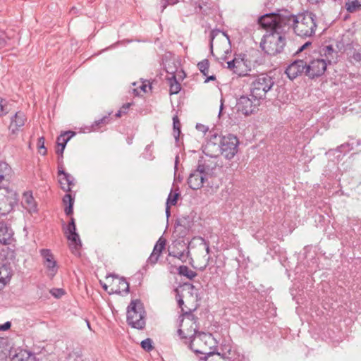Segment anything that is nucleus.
Segmentation results:
<instances>
[{
	"instance_id": "f257e3e1",
	"label": "nucleus",
	"mask_w": 361,
	"mask_h": 361,
	"mask_svg": "<svg viewBox=\"0 0 361 361\" xmlns=\"http://www.w3.org/2000/svg\"><path fill=\"white\" fill-rule=\"evenodd\" d=\"M209 250V245L204 238L195 237L190 240L188 246V255L194 268L204 269L208 265Z\"/></svg>"
},
{
	"instance_id": "473e14b6",
	"label": "nucleus",
	"mask_w": 361,
	"mask_h": 361,
	"mask_svg": "<svg viewBox=\"0 0 361 361\" xmlns=\"http://www.w3.org/2000/svg\"><path fill=\"white\" fill-rule=\"evenodd\" d=\"M169 85V92L171 94H178L180 90V84L176 80L175 76L167 79Z\"/></svg>"
},
{
	"instance_id": "cd10ccee",
	"label": "nucleus",
	"mask_w": 361,
	"mask_h": 361,
	"mask_svg": "<svg viewBox=\"0 0 361 361\" xmlns=\"http://www.w3.org/2000/svg\"><path fill=\"white\" fill-rule=\"evenodd\" d=\"M11 268L6 264H0V290L10 281L11 278Z\"/></svg>"
},
{
	"instance_id": "1a4fd4ad",
	"label": "nucleus",
	"mask_w": 361,
	"mask_h": 361,
	"mask_svg": "<svg viewBox=\"0 0 361 361\" xmlns=\"http://www.w3.org/2000/svg\"><path fill=\"white\" fill-rule=\"evenodd\" d=\"M288 19L286 16L277 13H269L261 16L258 20L259 25L264 30L286 32L289 29L287 26Z\"/></svg>"
},
{
	"instance_id": "a878e982",
	"label": "nucleus",
	"mask_w": 361,
	"mask_h": 361,
	"mask_svg": "<svg viewBox=\"0 0 361 361\" xmlns=\"http://www.w3.org/2000/svg\"><path fill=\"white\" fill-rule=\"evenodd\" d=\"M225 350H226V352H223L222 353H215L212 350L211 354H207V356L205 358V361H228L230 358L229 355L231 353V348L229 345H226Z\"/></svg>"
},
{
	"instance_id": "e433bc0d",
	"label": "nucleus",
	"mask_w": 361,
	"mask_h": 361,
	"mask_svg": "<svg viewBox=\"0 0 361 361\" xmlns=\"http://www.w3.org/2000/svg\"><path fill=\"white\" fill-rule=\"evenodd\" d=\"M198 69L204 76L209 74V62L207 59H204L197 64Z\"/></svg>"
},
{
	"instance_id": "39448f33",
	"label": "nucleus",
	"mask_w": 361,
	"mask_h": 361,
	"mask_svg": "<svg viewBox=\"0 0 361 361\" xmlns=\"http://www.w3.org/2000/svg\"><path fill=\"white\" fill-rule=\"evenodd\" d=\"M274 85L271 77L267 74H260L252 78L250 84V96L261 102L266 98L267 92Z\"/></svg>"
},
{
	"instance_id": "72a5a7b5",
	"label": "nucleus",
	"mask_w": 361,
	"mask_h": 361,
	"mask_svg": "<svg viewBox=\"0 0 361 361\" xmlns=\"http://www.w3.org/2000/svg\"><path fill=\"white\" fill-rule=\"evenodd\" d=\"M178 270L179 275L185 276L188 279H192L197 276V274L195 271L189 269L186 266H180L178 267Z\"/></svg>"
},
{
	"instance_id": "a19ab883",
	"label": "nucleus",
	"mask_w": 361,
	"mask_h": 361,
	"mask_svg": "<svg viewBox=\"0 0 361 361\" xmlns=\"http://www.w3.org/2000/svg\"><path fill=\"white\" fill-rule=\"evenodd\" d=\"M8 112L7 101L5 99L0 98V117L5 116Z\"/></svg>"
},
{
	"instance_id": "aec40b11",
	"label": "nucleus",
	"mask_w": 361,
	"mask_h": 361,
	"mask_svg": "<svg viewBox=\"0 0 361 361\" xmlns=\"http://www.w3.org/2000/svg\"><path fill=\"white\" fill-rule=\"evenodd\" d=\"M228 68L238 75H245L249 69L247 61L240 57H236L228 62Z\"/></svg>"
},
{
	"instance_id": "79ce46f5",
	"label": "nucleus",
	"mask_w": 361,
	"mask_h": 361,
	"mask_svg": "<svg viewBox=\"0 0 361 361\" xmlns=\"http://www.w3.org/2000/svg\"><path fill=\"white\" fill-rule=\"evenodd\" d=\"M8 341L6 338H0V355L6 354V351H9L8 350Z\"/></svg>"
},
{
	"instance_id": "f3484780",
	"label": "nucleus",
	"mask_w": 361,
	"mask_h": 361,
	"mask_svg": "<svg viewBox=\"0 0 361 361\" xmlns=\"http://www.w3.org/2000/svg\"><path fill=\"white\" fill-rule=\"evenodd\" d=\"M261 101L255 97H241L237 104L238 111L245 116L254 114L258 110Z\"/></svg>"
},
{
	"instance_id": "dca6fc26",
	"label": "nucleus",
	"mask_w": 361,
	"mask_h": 361,
	"mask_svg": "<svg viewBox=\"0 0 361 361\" xmlns=\"http://www.w3.org/2000/svg\"><path fill=\"white\" fill-rule=\"evenodd\" d=\"M326 67L327 63L323 59L317 58L306 61L305 75L310 78L319 77L325 73Z\"/></svg>"
},
{
	"instance_id": "ddd939ff",
	"label": "nucleus",
	"mask_w": 361,
	"mask_h": 361,
	"mask_svg": "<svg viewBox=\"0 0 361 361\" xmlns=\"http://www.w3.org/2000/svg\"><path fill=\"white\" fill-rule=\"evenodd\" d=\"M18 202L16 191L8 188H0V215L5 216L10 213Z\"/></svg>"
},
{
	"instance_id": "603ef678",
	"label": "nucleus",
	"mask_w": 361,
	"mask_h": 361,
	"mask_svg": "<svg viewBox=\"0 0 361 361\" xmlns=\"http://www.w3.org/2000/svg\"><path fill=\"white\" fill-rule=\"evenodd\" d=\"M215 79H216V77L214 75L208 76L207 78L205 80V82H207L209 80H214Z\"/></svg>"
},
{
	"instance_id": "ea45409f",
	"label": "nucleus",
	"mask_w": 361,
	"mask_h": 361,
	"mask_svg": "<svg viewBox=\"0 0 361 361\" xmlns=\"http://www.w3.org/2000/svg\"><path fill=\"white\" fill-rule=\"evenodd\" d=\"M109 121H110V114H108L107 115L104 116L102 118L95 121L92 127L93 128H94V127L99 128L101 125H105V124L109 123Z\"/></svg>"
},
{
	"instance_id": "c756f323",
	"label": "nucleus",
	"mask_w": 361,
	"mask_h": 361,
	"mask_svg": "<svg viewBox=\"0 0 361 361\" xmlns=\"http://www.w3.org/2000/svg\"><path fill=\"white\" fill-rule=\"evenodd\" d=\"M180 197L179 192L176 191H171L168 197L167 201H166V213L167 216L170 214V207L171 206L176 205L178 200Z\"/></svg>"
},
{
	"instance_id": "a211bd4d",
	"label": "nucleus",
	"mask_w": 361,
	"mask_h": 361,
	"mask_svg": "<svg viewBox=\"0 0 361 361\" xmlns=\"http://www.w3.org/2000/svg\"><path fill=\"white\" fill-rule=\"evenodd\" d=\"M41 255L43 258V264L46 269V273L52 278L58 271L55 257L49 250H42Z\"/></svg>"
},
{
	"instance_id": "2eb2a0df",
	"label": "nucleus",
	"mask_w": 361,
	"mask_h": 361,
	"mask_svg": "<svg viewBox=\"0 0 361 361\" xmlns=\"http://www.w3.org/2000/svg\"><path fill=\"white\" fill-rule=\"evenodd\" d=\"M76 227L75 219L71 217L70 222L68 224L66 230L65 235L68 240V246L74 255H78L79 250L81 247V241L78 233L75 232Z\"/></svg>"
},
{
	"instance_id": "3c124183",
	"label": "nucleus",
	"mask_w": 361,
	"mask_h": 361,
	"mask_svg": "<svg viewBox=\"0 0 361 361\" xmlns=\"http://www.w3.org/2000/svg\"><path fill=\"white\" fill-rule=\"evenodd\" d=\"M177 259L175 256H170L169 258L167 259V260L169 262V263L174 262L176 263V260Z\"/></svg>"
},
{
	"instance_id": "864d4df0",
	"label": "nucleus",
	"mask_w": 361,
	"mask_h": 361,
	"mask_svg": "<svg viewBox=\"0 0 361 361\" xmlns=\"http://www.w3.org/2000/svg\"><path fill=\"white\" fill-rule=\"evenodd\" d=\"M4 253H6V251L5 249L2 248L1 250H0V256L4 257V255H3ZM2 259L5 260L4 258H2Z\"/></svg>"
},
{
	"instance_id": "412c9836",
	"label": "nucleus",
	"mask_w": 361,
	"mask_h": 361,
	"mask_svg": "<svg viewBox=\"0 0 361 361\" xmlns=\"http://www.w3.org/2000/svg\"><path fill=\"white\" fill-rule=\"evenodd\" d=\"M204 179L205 174L204 171L197 169L190 175L188 183L192 190H198L203 186Z\"/></svg>"
},
{
	"instance_id": "37998d69",
	"label": "nucleus",
	"mask_w": 361,
	"mask_h": 361,
	"mask_svg": "<svg viewBox=\"0 0 361 361\" xmlns=\"http://www.w3.org/2000/svg\"><path fill=\"white\" fill-rule=\"evenodd\" d=\"M131 105H132L131 103H126V104H123L121 107V109L118 111V112L115 114V116L116 118H120L123 115L127 114L128 111L130 109V107L131 106Z\"/></svg>"
},
{
	"instance_id": "5701e85b",
	"label": "nucleus",
	"mask_w": 361,
	"mask_h": 361,
	"mask_svg": "<svg viewBox=\"0 0 361 361\" xmlns=\"http://www.w3.org/2000/svg\"><path fill=\"white\" fill-rule=\"evenodd\" d=\"M24 209L30 216L38 212V204L31 191L24 192Z\"/></svg>"
},
{
	"instance_id": "f03ea898",
	"label": "nucleus",
	"mask_w": 361,
	"mask_h": 361,
	"mask_svg": "<svg viewBox=\"0 0 361 361\" xmlns=\"http://www.w3.org/2000/svg\"><path fill=\"white\" fill-rule=\"evenodd\" d=\"M287 18V26L291 27L297 35L307 37L314 33L317 25L312 13H302L288 16Z\"/></svg>"
},
{
	"instance_id": "58836bf2",
	"label": "nucleus",
	"mask_w": 361,
	"mask_h": 361,
	"mask_svg": "<svg viewBox=\"0 0 361 361\" xmlns=\"http://www.w3.org/2000/svg\"><path fill=\"white\" fill-rule=\"evenodd\" d=\"M37 150L43 156L47 154V151L44 146V138L43 137H40L37 140Z\"/></svg>"
},
{
	"instance_id": "c9c22d12",
	"label": "nucleus",
	"mask_w": 361,
	"mask_h": 361,
	"mask_svg": "<svg viewBox=\"0 0 361 361\" xmlns=\"http://www.w3.org/2000/svg\"><path fill=\"white\" fill-rule=\"evenodd\" d=\"M11 170V167L7 163L0 161V181L3 180L6 176L9 175Z\"/></svg>"
},
{
	"instance_id": "393cba45",
	"label": "nucleus",
	"mask_w": 361,
	"mask_h": 361,
	"mask_svg": "<svg viewBox=\"0 0 361 361\" xmlns=\"http://www.w3.org/2000/svg\"><path fill=\"white\" fill-rule=\"evenodd\" d=\"M134 88L133 92L135 95L143 96L152 90L151 85L149 81L139 80L133 83Z\"/></svg>"
},
{
	"instance_id": "de8ad7c7",
	"label": "nucleus",
	"mask_w": 361,
	"mask_h": 361,
	"mask_svg": "<svg viewBox=\"0 0 361 361\" xmlns=\"http://www.w3.org/2000/svg\"><path fill=\"white\" fill-rule=\"evenodd\" d=\"M7 36L4 32H0V49L6 47L7 44Z\"/></svg>"
},
{
	"instance_id": "7c9ffc66",
	"label": "nucleus",
	"mask_w": 361,
	"mask_h": 361,
	"mask_svg": "<svg viewBox=\"0 0 361 361\" xmlns=\"http://www.w3.org/2000/svg\"><path fill=\"white\" fill-rule=\"evenodd\" d=\"M63 204L64 206V212L66 215L70 216L73 214V206L74 199L70 194H66L63 198Z\"/></svg>"
},
{
	"instance_id": "20e7f679",
	"label": "nucleus",
	"mask_w": 361,
	"mask_h": 361,
	"mask_svg": "<svg viewBox=\"0 0 361 361\" xmlns=\"http://www.w3.org/2000/svg\"><path fill=\"white\" fill-rule=\"evenodd\" d=\"M217 145L221 154L228 159H232L238 152V139L233 135L221 136L214 135L208 142V147Z\"/></svg>"
},
{
	"instance_id": "f8f14e48",
	"label": "nucleus",
	"mask_w": 361,
	"mask_h": 361,
	"mask_svg": "<svg viewBox=\"0 0 361 361\" xmlns=\"http://www.w3.org/2000/svg\"><path fill=\"white\" fill-rule=\"evenodd\" d=\"M197 321L191 314H183L178 330V334L186 344H190L192 339L197 335Z\"/></svg>"
},
{
	"instance_id": "c85d7f7f",
	"label": "nucleus",
	"mask_w": 361,
	"mask_h": 361,
	"mask_svg": "<svg viewBox=\"0 0 361 361\" xmlns=\"http://www.w3.org/2000/svg\"><path fill=\"white\" fill-rule=\"evenodd\" d=\"M71 176L64 172L59 171V183L61 185V189L64 191H70L71 185L73 184Z\"/></svg>"
},
{
	"instance_id": "9d476101",
	"label": "nucleus",
	"mask_w": 361,
	"mask_h": 361,
	"mask_svg": "<svg viewBox=\"0 0 361 361\" xmlns=\"http://www.w3.org/2000/svg\"><path fill=\"white\" fill-rule=\"evenodd\" d=\"M216 345L215 338L210 334L198 333L189 344L190 348L196 353L211 354Z\"/></svg>"
},
{
	"instance_id": "bb28decb",
	"label": "nucleus",
	"mask_w": 361,
	"mask_h": 361,
	"mask_svg": "<svg viewBox=\"0 0 361 361\" xmlns=\"http://www.w3.org/2000/svg\"><path fill=\"white\" fill-rule=\"evenodd\" d=\"M75 135L74 132L68 131L64 133L61 134L57 138V146L56 152L59 154H61L63 152L66 143L70 140V139Z\"/></svg>"
},
{
	"instance_id": "b1692460",
	"label": "nucleus",
	"mask_w": 361,
	"mask_h": 361,
	"mask_svg": "<svg viewBox=\"0 0 361 361\" xmlns=\"http://www.w3.org/2000/svg\"><path fill=\"white\" fill-rule=\"evenodd\" d=\"M166 240L163 238H159L154 247L153 251L148 258V263L150 264H155L161 252L165 250Z\"/></svg>"
},
{
	"instance_id": "c03bdc74",
	"label": "nucleus",
	"mask_w": 361,
	"mask_h": 361,
	"mask_svg": "<svg viewBox=\"0 0 361 361\" xmlns=\"http://www.w3.org/2000/svg\"><path fill=\"white\" fill-rule=\"evenodd\" d=\"M49 292L56 298H60L66 293L65 290L62 288H52Z\"/></svg>"
},
{
	"instance_id": "6e6552de",
	"label": "nucleus",
	"mask_w": 361,
	"mask_h": 361,
	"mask_svg": "<svg viewBox=\"0 0 361 361\" xmlns=\"http://www.w3.org/2000/svg\"><path fill=\"white\" fill-rule=\"evenodd\" d=\"M231 44L228 36L221 31L213 32L211 40V51L218 60H224L231 52Z\"/></svg>"
},
{
	"instance_id": "f704fd0d",
	"label": "nucleus",
	"mask_w": 361,
	"mask_h": 361,
	"mask_svg": "<svg viewBox=\"0 0 361 361\" xmlns=\"http://www.w3.org/2000/svg\"><path fill=\"white\" fill-rule=\"evenodd\" d=\"M361 7V0H347L345 8L349 12H354Z\"/></svg>"
},
{
	"instance_id": "9b49d317",
	"label": "nucleus",
	"mask_w": 361,
	"mask_h": 361,
	"mask_svg": "<svg viewBox=\"0 0 361 361\" xmlns=\"http://www.w3.org/2000/svg\"><path fill=\"white\" fill-rule=\"evenodd\" d=\"M127 322L132 327L137 329L145 326V310L140 300H133L130 302L127 310Z\"/></svg>"
},
{
	"instance_id": "7ed1b4c3",
	"label": "nucleus",
	"mask_w": 361,
	"mask_h": 361,
	"mask_svg": "<svg viewBox=\"0 0 361 361\" xmlns=\"http://www.w3.org/2000/svg\"><path fill=\"white\" fill-rule=\"evenodd\" d=\"M176 299L183 314H190L197 307L198 290L190 283H185L176 290Z\"/></svg>"
},
{
	"instance_id": "2f4dec72",
	"label": "nucleus",
	"mask_w": 361,
	"mask_h": 361,
	"mask_svg": "<svg viewBox=\"0 0 361 361\" xmlns=\"http://www.w3.org/2000/svg\"><path fill=\"white\" fill-rule=\"evenodd\" d=\"M348 59L353 64L361 61V49H349L347 52Z\"/></svg>"
},
{
	"instance_id": "6ab92c4d",
	"label": "nucleus",
	"mask_w": 361,
	"mask_h": 361,
	"mask_svg": "<svg viewBox=\"0 0 361 361\" xmlns=\"http://www.w3.org/2000/svg\"><path fill=\"white\" fill-rule=\"evenodd\" d=\"M306 61L303 60H298L290 64L286 70V73L290 80H293L297 77L305 73Z\"/></svg>"
},
{
	"instance_id": "4c0bfd02",
	"label": "nucleus",
	"mask_w": 361,
	"mask_h": 361,
	"mask_svg": "<svg viewBox=\"0 0 361 361\" xmlns=\"http://www.w3.org/2000/svg\"><path fill=\"white\" fill-rule=\"evenodd\" d=\"M9 357L11 361H23V353L22 350L17 353L16 350L11 348L9 350Z\"/></svg>"
},
{
	"instance_id": "4be33fe9",
	"label": "nucleus",
	"mask_w": 361,
	"mask_h": 361,
	"mask_svg": "<svg viewBox=\"0 0 361 361\" xmlns=\"http://www.w3.org/2000/svg\"><path fill=\"white\" fill-rule=\"evenodd\" d=\"M23 116L20 111L16 112L11 118V123L8 126L10 136L16 137L23 130Z\"/></svg>"
},
{
	"instance_id": "4468645a",
	"label": "nucleus",
	"mask_w": 361,
	"mask_h": 361,
	"mask_svg": "<svg viewBox=\"0 0 361 361\" xmlns=\"http://www.w3.org/2000/svg\"><path fill=\"white\" fill-rule=\"evenodd\" d=\"M103 288L109 294H122L128 292L129 284L123 278L111 275L106 277Z\"/></svg>"
},
{
	"instance_id": "0eeeda50",
	"label": "nucleus",
	"mask_w": 361,
	"mask_h": 361,
	"mask_svg": "<svg viewBox=\"0 0 361 361\" xmlns=\"http://www.w3.org/2000/svg\"><path fill=\"white\" fill-rule=\"evenodd\" d=\"M285 33L272 32L264 35L260 42L261 48L270 55L281 52L286 44Z\"/></svg>"
},
{
	"instance_id": "8fccbe9b",
	"label": "nucleus",
	"mask_w": 361,
	"mask_h": 361,
	"mask_svg": "<svg viewBox=\"0 0 361 361\" xmlns=\"http://www.w3.org/2000/svg\"><path fill=\"white\" fill-rule=\"evenodd\" d=\"M311 44L310 42H306L305 44H303L299 49L298 51H302L304 50L307 47L310 46Z\"/></svg>"
},
{
	"instance_id": "5fc2aeb1",
	"label": "nucleus",
	"mask_w": 361,
	"mask_h": 361,
	"mask_svg": "<svg viewBox=\"0 0 361 361\" xmlns=\"http://www.w3.org/2000/svg\"><path fill=\"white\" fill-rule=\"evenodd\" d=\"M320 0H309V1L312 2V3H317L319 2Z\"/></svg>"
},
{
	"instance_id": "09e8293b",
	"label": "nucleus",
	"mask_w": 361,
	"mask_h": 361,
	"mask_svg": "<svg viewBox=\"0 0 361 361\" xmlns=\"http://www.w3.org/2000/svg\"><path fill=\"white\" fill-rule=\"evenodd\" d=\"M11 322H6L4 324L0 325V331H7L11 328Z\"/></svg>"
},
{
	"instance_id": "49530a36",
	"label": "nucleus",
	"mask_w": 361,
	"mask_h": 361,
	"mask_svg": "<svg viewBox=\"0 0 361 361\" xmlns=\"http://www.w3.org/2000/svg\"><path fill=\"white\" fill-rule=\"evenodd\" d=\"M173 129L174 130H177V135H179L180 132V123L178 118V116H174L173 118Z\"/></svg>"
},
{
	"instance_id": "423d86ee",
	"label": "nucleus",
	"mask_w": 361,
	"mask_h": 361,
	"mask_svg": "<svg viewBox=\"0 0 361 361\" xmlns=\"http://www.w3.org/2000/svg\"><path fill=\"white\" fill-rule=\"evenodd\" d=\"M16 240L13 238V231L5 221H0V243L7 245L6 251L4 253V258L8 263H15L16 260Z\"/></svg>"
},
{
	"instance_id": "a18cd8bd",
	"label": "nucleus",
	"mask_w": 361,
	"mask_h": 361,
	"mask_svg": "<svg viewBox=\"0 0 361 361\" xmlns=\"http://www.w3.org/2000/svg\"><path fill=\"white\" fill-rule=\"evenodd\" d=\"M152 340L149 338H147L141 342L142 348L147 351H149L152 349Z\"/></svg>"
}]
</instances>
